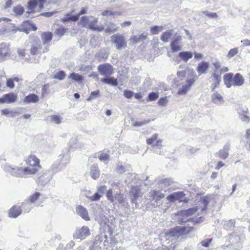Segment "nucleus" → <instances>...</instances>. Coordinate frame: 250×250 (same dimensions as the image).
Here are the masks:
<instances>
[{
	"label": "nucleus",
	"instance_id": "1",
	"mask_svg": "<svg viewBox=\"0 0 250 250\" xmlns=\"http://www.w3.org/2000/svg\"><path fill=\"white\" fill-rule=\"evenodd\" d=\"M197 79L198 77L193 69L188 70L187 73L185 71L178 72L177 77L175 79V83L178 86L181 83L179 80L182 81L185 79H186V83L179 88L177 93L180 95L186 94Z\"/></svg>",
	"mask_w": 250,
	"mask_h": 250
},
{
	"label": "nucleus",
	"instance_id": "2",
	"mask_svg": "<svg viewBox=\"0 0 250 250\" xmlns=\"http://www.w3.org/2000/svg\"><path fill=\"white\" fill-rule=\"evenodd\" d=\"M4 170L7 174L13 176L21 178H26L30 175L34 174L36 171L35 169L24 168L15 166H5Z\"/></svg>",
	"mask_w": 250,
	"mask_h": 250
},
{
	"label": "nucleus",
	"instance_id": "3",
	"mask_svg": "<svg viewBox=\"0 0 250 250\" xmlns=\"http://www.w3.org/2000/svg\"><path fill=\"white\" fill-rule=\"evenodd\" d=\"M195 228L193 227L176 226L169 230L167 236L168 237L178 238L180 236L188 234L195 231Z\"/></svg>",
	"mask_w": 250,
	"mask_h": 250
},
{
	"label": "nucleus",
	"instance_id": "4",
	"mask_svg": "<svg viewBox=\"0 0 250 250\" xmlns=\"http://www.w3.org/2000/svg\"><path fill=\"white\" fill-rule=\"evenodd\" d=\"M111 42L115 44L117 50H122L126 46L127 41L125 36L121 34H116L111 37Z\"/></svg>",
	"mask_w": 250,
	"mask_h": 250
},
{
	"label": "nucleus",
	"instance_id": "5",
	"mask_svg": "<svg viewBox=\"0 0 250 250\" xmlns=\"http://www.w3.org/2000/svg\"><path fill=\"white\" fill-rule=\"evenodd\" d=\"M41 42L39 39H35L29 44V51L31 54L36 55L38 53H44L47 51V48L42 49Z\"/></svg>",
	"mask_w": 250,
	"mask_h": 250
},
{
	"label": "nucleus",
	"instance_id": "6",
	"mask_svg": "<svg viewBox=\"0 0 250 250\" xmlns=\"http://www.w3.org/2000/svg\"><path fill=\"white\" fill-rule=\"evenodd\" d=\"M229 245H230L232 248L238 250L242 248L243 242L240 237L235 234H231L227 238Z\"/></svg>",
	"mask_w": 250,
	"mask_h": 250
},
{
	"label": "nucleus",
	"instance_id": "7",
	"mask_svg": "<svg viewBox=\"0 0 250 250\" xmlns=\"http://www.w3.org/2000/svg\"><path fill=\"white\" fill-rule=\"evenodd\" d=\"M213 65L214 67V71L212 74L211 77L210 78L211 79L212 77L214 78L215 80L216 83L215 84H211L210 88L212 91H214V89L217 87L220 84L221 82V76L218 74V70L220 67V64L219 62H216L213 63Z\"/></svg>",
	"mask_w": 250,
	"mask_h": 250
},
{
	"label": "nucleus",
	"instance_id": "8",
	"mask_svg": "<svg viewBox=\"0 0 250 250\" xmlns=\"http://www.w3.org/2000/svg\"><path fill=\"white\" fill-rule=\"evenodd\" d=\"M97 70L101 75L104 77H109L113 73L112 66L107 63L99 65Z\"/></svg>",
	"mask_w": 250,
	"mask_h": 250
},
{
	"label": "nucleus",
	"instance_id": "9",
	"mask_svg": "<svg viewBox=\"0 0 250 250\" xmlns=\"http://www.w3.org/2000/svg\"><path fill=\"white\" fill-rule=\"evenodd\" d=\"M149 194L150 197L152 198V201H154V203L152 204L154 207H158L162 204L161 200L165 196L160 190H151Z\"/></svg>",
	"mask_w": 250,
	"mask_h": 250
},
{
	"label": "nucleus",
	"instance_id": "10",
	"mask_svg": "<svg viewBox=\"0 0 250 250\" xmlns=\"http://www.w3.org/2000/svg\"><path fill=\"white\" fill-rule=\"evenodd\" d=\"M90 234V230L88 227L83 226L80 229H77L73 234V238L81 240L84 239Z\"/></svg>",
	"mask_w": 250,
	"mask_h": 250
},
{
	"label": "nucleus",
	"instance_id": "11",
	"mask_svg": "<svg viewBox=\"0 0 250 250\" xmlns=\"http://www.w3.org/2000/svg\"><path fill=\"white\" fill-rule=\"evenodd\" d=\"M26 164L29 166V167H25L24 168H29L30 169H35L36 171L35 174L37 173L40 167L39 165L40 160L35 155H30L25 160Z\"/></svg>",
	"mask_w": 250,
	"mask_h": 250
},
{
	"label": "nucleus",
	"instance_id": "12",
	"mask_svg": "<svg viewBox=\"0 0 250 250\" xmlns=\"http://www.w3.org/2000/svg\"><path fill=\"white\" fill-rule=\"evenodd\" d=\"M98 22V19L95 18L93 17H90V19L89 20L88 24V27L95 31H98V32H102L104 29V26H97L96 24Z\"/></svg>",
	"mask_w": 250,
	"mask_h": 250
},
{
	"label": "nucleus",
	"instance_id": "13",
	"mask_svg": "<svg viewBox=\"0 0 250 250\" xmlns=\"http://www.w3.org/2000/svg\"><path fill=\"white\" fill-rule=\"evenodd\" d=\"M17 99V96L14 93H9L3 95L0 98V103H13Z\"/></svg>",
	"mask_w": 250,
	"mask_h": 250
},
{
	"label": "nucleus",
	"instance_id": "14",
	"mask_svg": "<svg viewBox=\"0 0 250 250\" xmlns=\"http://www.w3.org/2000/svg\"><path fill=\"white\" fill-rule=\"evenodd\" d=\"M230 149V145L228 144H226L223 148L220 149L216 153V156L220 159L225 160L229 155V150Z\"/></svg>",
	"mask_w": 250,
	"mask_h": 250
},
{
	"label": "nucleus",
	"instance_id": "15",
	"mask_svg": "<svg viewBox=\"0 0 250 250\" xmlns=\"http://www.w3.org/2000/svg\"><path fill=\"white\" fill-rule=\"evenodd\" d=\"M209 67V63L207 62L203 61L198 64L196 70L199 76L202 74H206L208 73Z\"/></svg>",
	"mask_w": 250,
	"mask_h": 250
},
{
	"label": "nucleus",
	"instance_id": "16",
	"mask_svg": "<svg viewBox=\"0 0 250 250\" xmlns=\"http://www.w3.org/2000/svg\"><path fill=\"white\" fill-rule=\"evenodd\" d=\"M95 157H97L101 161L107 164L110 160L109 151L107 150H104L95 154Z\"/></svg>",
	"mask_w": 250,
	"mask_h": 250
},
{
	"label": "nucleus",
	"instance_id": "17",
	"mask_svg": "<svg viewBox=\"0 0 250 250\" xmlns=\"http://www.w3.org/2000/svg\"><path fill=\"white\" fill-rule=\"evenodd\" d=\"M76 211L78 215L85 221H89L90 220L86 209L82 206L79 205L77 206Z\"/></svg>",
	"mask_w": 250,
	"mask_h": 250
},
{
	"label": "nucleus",
	"instance_id": "18",
	"mask_svg": "<svg viewBox=\"0 0 250 250\" xmlns=\"http://www.w3.org/2000/svg\"><path fill=\"white\" fill-rule=\"evenodd\" d=\"M148 34L147 33H143L141 35L131 37L129 41L132 44L137 43L145 40Z\"/></svg>",
	"mask_w": 250,
	"mask_h": 250
},
{
	"label": "nucleus",
	"instance_id": "19",
	"mask_svg": "<svg viewBox=\"0 0 250 250\" xmlns=\"http://www.w3.org/2000/svg\"><path fill=\"white\" fill-rule=\"evenodd\" d=\"M131 194L132 196V201L134 203L136 200L142 195L143 193L141 192V188L139 186H133L131 188Z\"/></svg>",
	"mask_w": 250,
	"mask_h": 250
},
{
	"label": "nucleus",
	"instance_id": "20",
	"mask_svg": "<svg viewBox=\"0 0 250 250\" xmlns=\"http://www.w3.org/2000/svg\"><path fill=\"white\" fill-rule=\"evenodd\" d=\"M185 194L183 191L175 192L167 196V198L170 201L175 200H182L184 198Z\"/></svg>",
	"mask_w": 250,
	"mask_h": 250
},
{
	"label": "nucleus",
	"instance_id": "21",
	"mask_svg": "<svg viewBox=\"0 0 250 250\" xmlns=\"http://www.w3.org/2000/svg\"><path fill=\"white\" fill-rule=\"evenodd\" d=\"M115 202L113 203H119L124 207H127L128 203L126 198H124V195L121 194H116L114 195Z\"/></svg>",
	"mask_w": 250,
	"mask_h": 250
},
{
	"label": "nucleus",
	"instance_id": "22",
	"mask_svg": "<svg viewBox=\"0 0 250 250\" xmlns=\"http://www.w3.org/2000/svg\"><path fill=\"white\" fill-rule=\"evenodd\" d=\"M244 83V79L243 77L239 73L236 74L233 77L232 85L235 86H240Z\"/></svg>",
	"mask_w": 250,
	"mask_h": 250
},
{
	"label": "nucleus",
	"instance_id": "23",
	"mask_svg": "<svg viewBox=\"0 0 250 250\" xmlns=\"http://www.w3.org/2000/svg\"><path fill=\"white\" fill-rule=\"evenodd\" d=\"M21 207L14 206L10 209L9 216L10 217L16 218L21 213Z\"/></svg>",
	"mask_w": 250,
	"mask_h": 250
},
{
	"label": "nucleus",
	"instance_id": "24",
	"mask_svg": "<svg viewBox=\"0 0 250 250\" xmlns=\"http://www.w3.org/2000/svg\"><path fill=\"white\" fill-rule=\"evenodd\" d=\"M109 56V53L105 50L102 49L96 53L95 57L99 61H106Z\"/></svg>",
	"mask_w": 250,
	"mask_h": 250
},
{
	"label": "nucleus",
	"instance_id": "25",
	"mask_svg": "<svg viewBox=\"0 0 250 250\" xmlns=\"http://www.w3.org/2000/svg\"><path fill=\"white\" fill-rule=\"evenodd\" d=\"M39 96L35 94H31L26 96L23 100L25 104L36 103L39 102Z\"/></svg>",
	"mask_w": 250,
	"mask_h": 250
},
{
	"label": "nucleus",
	"instance_id": "26",
	"mask_svg": "<svg viewBox=\"0 0 250 250\" xmlns=\"http://www.w3.org/2000/svg\"><path fill=\"white\" fill-rule=\"evenodd\" d=\"M52 33L50 32H43L41 35V39L43 45L48 44L52 39Z\"/></svg>",
	"mask_w": 250,
	"mask_h": 250
},
{
	"label": "nucleus",
	"instance_id": "27",
	"mask_svg": "<svg viewBox=\"0 0 250 250\" xmlns=\"http://www.w3.org/2000/svg\"><path fill=\"white\" fill-rule=\"evenodd\" d=\"M174 31L173 29L167 30L163 33L161 36V40L165 42H167L169 40L171 39V37L174 34Z\"/></svg>",
	"mask_w": 250,
	"mask_h": 250
},
{
	"label": "nucleus",
	"instance_id": "28",
	"mask_svg": "<svg viewBox=\"0 0 250 250\" xmlns=\"http://www.w3.org/2000/svg\"><path fill=\"white\" fill-rule=\"evenodd\" d=\"M233 74L228 73L224 75V82L228 88H230L232 85Z\"/></svg>",
	"mask_w": 250,
	"mask_h": 250
},
{
	"label": "nucleus",
	"instance_id": "29",
	"mask_svg": "<svg viewBox=\"0 0 250 250\" xmlns=\"http://www.w3.org/2000/svg\"><path fill=\"white\" fill-rule=\"evenodd\" d=\"M8 46L4 43L0 44V62L3 61L8 53Z\"/></svg>",
	"mask_w": 250,
	"mask_h": 250
},
{
	"label": "nucleus",
	"instance_id": "30",
	"mask_svg": "<svg viewBox=\"0 0 250 250\" xmlns=\"http://www.w3.org/2000/svg\"><path fill=\"white\" fill-rule=\"evenodd\" d=\"M212 102L218 105H221L223 102L222 96L217 92H214L211 96Z\"/></svg>",
	"mask_w": 250,
	"mask_h": 250
},
{
	"label": "nucleus",
	"instance_id": "31",
	"mask_svg": "<svg viewBox=\"0 0 250 250\" xmlns=\"http://www.w3.org/2000/svg\"><path fill=\"white\" fill-rule=\"evenodd\" d=\"M79 18V15H73L71 12L68 13L65 15V17L61 19L62 22H67L69 21H76Z\"/></svg>",
	"mask_w": 250,
	"mask_h": 250
},
{
	"label": "nucleus",
	"instance_id": "32",
	"mask_svg": "<svg viewBox=\"0 0 250 250\" xmlns=\"http://www.w3.org/2000/svg\"><path fill=\"white\" fill-rule=\"evenodd\" d=\"M178 56L185 62H187L189 59L192 58L193 54L191 52L182 51L179 53Z\"/></svg>",
	"mask_w": 250,
	"mask_h": 250
},
{
	"label": "nucleus",
	"instance_id": "33",
	"mask_svg": "<svg viewBox=\"0 0 250 250\" xmlns=\"http://www.w3.org/2000/svg\"><path fill=\"white\" fill-rule=\"evenodd\" d=\"M100 81L104 83L114 86H117L118 84V83L117 79H114L113 77L101 78Z\"/></svg>",
	"mask_w": 250,
	"mask_h": 250
},
{
	"label": "nucleus",
	"instance_id": "34",
	"mask_svg": "<svg viewBox=\"0 0 250 250\" xmlns=\"http://www.w3.org/2000/svg\"><path fill=\"white\" fill-rule=\"evenodd\" d=\"M203 219L201 217H200L198 219H194L192 218H190L188 219H185L184 218H182L181 219H179L178 222L179 224H182L184 223L187 222H192L194 223V224H196L198 223H200L203 222Z\"/></svg>",
	"mask_w": 250,
	"mask_h": 250
},
{
	"label": "nucleus",
	"instance_id": "35",
	"mask_svg": "<svg viewBox=\"0 0 250 250\" xmlns=\"http://www.w3.org/2000/svg\"><path fill=\"white\" fill-rule=\"evenodd\" d=\"M90 173L91 177L93 179H96L100 176V170H99V168L95 166H92L90 168Z\"/></svg>",
	"mask_w": 250,
	"mask_h": 250
},
{
	"label": "nucleus",
	"instance_id": "36",
	"mask_svg": "<svg viewBox=\"0 0 250 250\" xmlns=\"http://www.w3.org/2000/svg\"><path fill=\"white\" fill-rule=\"evenodd\" d=\"M69 78H70L77 82H81L83 80V77L82 75L74 72L70 74Z\"/></svg>",
	"mask_w": 250,
	"mask_h": 250
},
{
	"label": "nucleus",
	"instance_id": "37",
	"mask_svg": "<svg viewBox=\"0 0 250 250\" xmlns=\"http://www.w3.org/2000/svg\"><path fill=\"white\" fill-rule=\"evenodd\" d=\"M200 202L202 205L201 207V210H204L207 208L209 203V198L206 196L202 197L201 199Z\"/></svg>",
	"mask_w": 250,
	"mask_h": 250
},
{
	"label": "nucleus",
	"instance_id": "38",
	"mask_svg": "<svg viewBox=\"0 0 250 250\" xmlns=\"http://www.w3.org/2000/svg\"><path fill=\"white\" fill-rule=\"evenodd\" d=\"M119 29V27H116L114 23L110 22L108 26L105 28L106 33L115 32Z\"/></svg>",
	"mask_w": 250,
	"mask_h": 250
},
{
	"label": "nucleus",
	"instance_id": "39",
	"mask_svg": "<svg viewBox=\"0 0 250 250\" xmlns=\"http://www.w3.org/2000/svg\"><path fill=\"white\" fill-rule=\"evenodd\" d=\"M65 73L62 70H60L55 74L53 76V78L58 79L59 80H62L65 78Z\"/></svg>",
	"mask_w": 250,
	"mask_h": 250
},
{
	"label": "nucleus",
	"instance_id": "40",
	"mask_svg": "<svg viewBox=\"0 0 250 250\" xmlns=\"http://www.w3.org/2000/svg\"><path fill=\"white\" fill-rule=\"evenodd\" d=\"M38 5L37 0H31L28 2V9L31 12L34 10L35 7Z\"/></svg>",
	"mask_w": 250,
	"mask_h": 250
},
{
	"label": "nucleus",
	"instance_id": "41",
	"mask_svg": "<svg viewBox=\"0 0 250 250\" xmlns=\"http://www.w3.org/2000/svg\"><path fill=\"white\" fill-rule=\"evenodd\" d=\"M24 9L23 7L21 6V5H18L17 6H15L13 9V11L14 12V13L16 15H21L23 12H24Z\"/></svg>",
	"mask_w": 250,
	"mask_h": 250
},
{
	"label": "nucleus",
	"instance_id": "42",
	"mask_svg": "<svg viewBox=\"0 0 250 250\" xmlns=\"http://www.w3.org/2000/svg\"><path fill=\"white\" fill-rule=\"evenodd\" d=\"M199 208L198 207H193L192 208H189L188 209L184 210L182 212V214L184 215H191L193 214L196 211H197Z\"/></svg>",
	"mask_w": 250,
	"mask_h": 250
},
{
	"label": "nucleus",
	"instance_id": "43",
	"mask_svg": "<svg viewBox=\"0 0 250 250\" xmlns=\"http://www.w3.org/2000/svg\"><path fill=\"white\" fill-rule=\"evenodd\" d=\"M163 28L162 26L155 25L152 26L150 29L151 33L152 35H156L161 31Z\"/></svg>",
	"mask_w": 250,
	"mask_h": 250
},
{
	"label": "nucleus",
	"instance_id": "44",
	"mask_svg": "<svg viewBox=\"0 0 250 250\" xmlns=\"http://www.w3.org/2000/svg\"><path fill=\"white\" fill-rule=\"evenodd\" d=\"M66 31V29L63 26H60L55 29L54 33L56 35L62 37V36Z\"/></svg>",
	"mask_w": 250,
	"mask_h": 250
},
{
	"label": "nucleus",
	"instance_id": "45",
	"mask_svg": "<svg viewBox=\"0 0 250 250\" xmlns=\"http://www.w3.org/2000/svg\"><path fill=\"white\" fill-rule=\"evenodd\" d=\"M40 195L39 192H36L33 194L29 196L28 200H27L30 203H34L39 198Z\"/></svg>",
	"mask_w": 250,
	"mask_h": 250
},
{
	"label": "nucleus",
	"instance_id": "46",
	"mask_svg": "<svg viewBox=\"0 0 250 250\" xmlns=\"http://www.w3.org/2000/svg\"><path fill=\"white\" fill-rule=\"evenodd\" d=\"M90 17L83 16L81 18L80 22L82 26L84 27L88 25Z\"/></svg>",
	"mask_w": 250,
	"mask_h": 250
},
{
	"label": "nucleus",
	"instance_id": "47",
	"mask_svg": "<svg viewBox=\"0 0 250 250\" xmlns=\"http://www.w3.org/2000/svg\"><path fill=\"white\" fill-rule=\"evenodd\" d=\"M159 97L158 93L152 92H150L147 97V101H153L157 99Z\"/></svg>",
	"mask_w": 250,
	"mask_h": 250
},
{
	"label": "nucleus",
	"instance_id": "48",
	"mask_svg": "<svg viewBox=\"0 0 250 250\" xmlns=\"http://www.w3.org/2000/svg\"><path fill=\"white\" fill-rule=\"evenodd\" d=\"M50 86L49 83H46L44 84L42 87V98L45 97L46 95H48V92H47V90Z\"/></svg>",
	"mask_w": 250,
	"mask_h": 250
},
{
	"label": "nucleus",
	"instance_id": "49",
	"mask_svg": "<svg viewBox=\"0 0 250 250\" xmlns=\"http://www.w3.org/2000/svg\"><path fill=\"white\" fill-rule=\"evenodd\" d=\"M62 118H61L59 115H54L50 117V120L51 122L56 124H60L62 122Z\"/></svg>",
	"mask_w": 250,
	"mask_h": 250
},
{
	"label": "nucleus",
	"instance_id": "50",
	"mask_svg": "<svg viewBox=\"0 0 250 250\" xmlns=\"http://www.w3.org/2000/svg\"><path fill=\"white\" fill-rule=\"evenodd\" d=\"M21 208H22L25 212H29L32 207L30 203L27 201L25 202L22 203Z\"/></svg>",
	"mask_w": 250,
	"mask_h": 250
},
{
	"label": "nucleus",
	"instance_id": "51",
	"mask_svg": "<svg viewBox=\"0 0 250 250\" xmlns=\"http://www.w3.org/2000/svg\"><path fill=\"white\" fill-rule=\"evenodd\" d=\"M237 110L239 116L247 114L249 113L248 108L245 107L243 108V107L240 105L238 106V108H237Z\"/></svg>",
	"mask_w": 250,
	"mask_h": 250
},
{
	"label": "nucleus",
	"instance_id": "52",
	"mask_svg": "<svg viewBox=\"0 0 250 250\" xmlns=\"http://www.w3.org/2000/svg\"><path fill=\"white\" fill-rule=\"evenodd\" d=\"M99 90H96L92 91L90 95L88 97V98L87 99V100L88 101H91L92 100L95 99L99 96Z\"/></svg>",
	"mask_w": 250,
	"mask_h": 250
},
{
	"label": "nucleus",
	"instance_id": "53",
	"mask_svg": "<svg viewBox=\"0 0 250 250\" xmlns=\"http://www.w3.org/2000/svg\"><path fill=\"white\" fill-rule=\"evenodd\" d=\"M226 229L228 230H230L234 227V221L232 220H229L226 222L225 224Z\"/></svg>",
	"mask_w": 250,
	"mask_h": 250
},
{
	"label": "nucleus",
	"instance_id": "54",
	"mask_svg": "<svg viewBox=\"0 0 250 250\" xmlns=\"http://www.w3.org/2000/svg\"><path fill=\"white\" fill-rule=\"evenodd\" d=\"M173 183V181L171 178H165L160 180V184L164 185L165 186H167Z\"/></svg>",
	"mask_w": 250,
	"mask_h": 250
},
{
	"label": "nucleus",
	"instance_id": "55",
	"mask_svg": "<svg viewBox=\"0 0 250 250\" xmlns=\"http://www.w3.org/2000/svg\"><path fill=\"white\" fill-rule=\"evenodd\" d=\"M106 197L111 203L115 202L114 195H113V192L111 189H109L106 193Z\"/></svg>",
	"mask_w": 250,
	"mask_h": 250
},
{
	"label": "nucleus",
	"instance_id": "56",
	"mask_svg": "<svg viewBox=\"0 0 250 250\" xmlns=\"http://www.w3.org/2000/svg\"><path fill=\"white\" fill-rule=\"evenodd\" d=\"M101 197V195L99 193L96 192L91 196H87V198L91 201H96L99 200Z\"/></svg>",
	"mask_w": 250,
	"mask_h": 250
},
{
	"label": "nucleus",
	"instance_id": "57",
	"mask_svg": "<svg viewBox=\"0 0 250 250\" xmlns=\"http://www.w3.org/2000/svg\"><path fill=\"white\" fill-rule=\"evenodd\" d=\"M158 135L157 133L154 134L150 138L147 139L146 140L147 144L149 145H152L153 143V142L155 140H156V139L158 138Z\"/></svg>",
	"mask_w": 250,
	"mask_h": 250
},
{
	"label": "nucleus",
	"instance_id": "58",
	"mask_svg": "<svg viewBox=\"0 0 250 250\" xmlns=\"http://www.w3.org/2000/svg\"><path fill=\"white\" fill-rule=\"evenodd\" d=\"M202 13L210 19H215L218 17L216 13L208 12V11H203Z\"/></svg>",
	"mask_w": 250,
	"mask_h": 250
},
{
	"label": "nucleus",
	"instance_id": "59",
	"mask_svg": "<svg viewBox=\"0 0 250 250\" xmlns=\"http://www.w3.org/2000/svg\"><path fill=\"white\" fill-rule=\"evenodd\" d=\"M150 121H151L150 120H144L143 121H137V122H136L134 124L133 126H143V125H144L149 123Z\"/></svg>",
	"mask_w": 250,
	"mask_h": 250
},
{
	"label": "nucleus",
	"instance_id": "60",
	"mask_svg": "<svg viewBox=\"0 0 250 250\" xmlns=\"http://www.w3.org/2000/svg\"><path fill=\"white\" fill-rule=\"evenodd\" d=\"M212 239H206L205 240H202L200 244L202 246L205 247H208L209 246L210 243L211 242Z\"/></svg>",
	"mask_w": 250,
	"mask_h": 250
},
{
	"label": "nucleus",
	"instance_id": "61",
	"mask_svg": "<svg viewBox=\"0 0 250 250\" xmlns=\"http://www.w3.org/2000/svg\"><path fill=\"white\" fill-rule=\"evenodd\" d=\"M182 38L180 35L175 33L174 34L173 40L171 42L172 43V44L174 43L178 44V43L181 41Z\"/></svg>",
	"mask_w": 250,
	"mask_h": 250
},
{
	"label": "nucleus",
	"instance_id": "62",
	"mask_svg": "<svg viewBox=\"0 0 250 250\" xmlns=\"http://www.w3.org/2000/svg\"><path fill=\"white\" fill-rule=\"evenodd\" d=\"M238 53V49L236 48H234L230 49L228 54V57L231 58L235 55Z\"/></svg>",
	"mask_w": 250,
	"mask_h": 250
},
{
	"label": "nucleus",
	"instance_id": "63",
	"mask_svg": "<svg viewBox=\"0 0 250 250\" xmlns=\"http://www.w3.org/2000/svg\"><path fill=\"white\" fill-rule=\"evenodd\" d=\"M134 95L133 92L128 90H125L124 91V95L128 99L131 98L133 97Z\"/></svg>",
	"mask_w": 250,
	"mask_h": 250
},
{
	"label": "nucleus",
	"instance_id": "64",
	"mask_svg": "<svg viewBox=\"0 0 250 250\" xmlns=\"http://www.w3.org/2000/svg\"><path fill=\"white\" fill-rule=\"evenodd\" d=\"M240 119L243 122L248 123L250 122V118L247 114L239 116Z\"/></svg>",
	"mask_w": 250,
	"mask_h": 250
}]
</instances>
